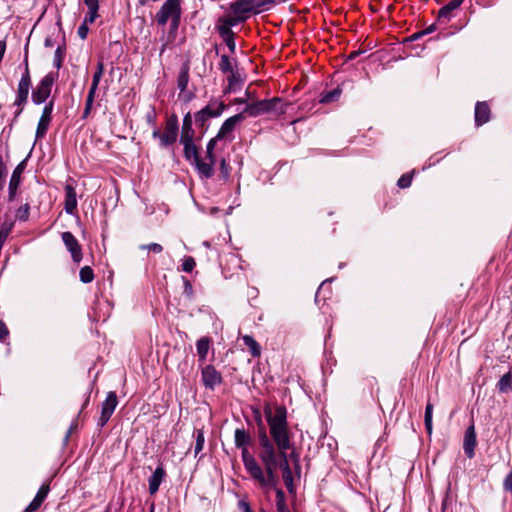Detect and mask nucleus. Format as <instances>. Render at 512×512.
I'll list each match as a JSON object with an SVG mask.
<instances>
[{"mask_svg": "<svg viewBox=\"0 0 512 512\" xmlns=\"http://www.w3.org/2000/svg\"><path fill=\"white\" fill-rule=\"evenodd\" d=\"M210 341L207 337L200 338L196 343L197 354L201 361H204L209 351Z\"/></svg>", "mask_w": 512, "mask_h": 512, "instance_id": "30", "label": "nucleus"}, {"mask_svg": "<svg viewBox=\"0 0 512 512\" xmlns=\"http://www.w3.org/2000/svg\"><path fill=\"white\" fill-rule=\"evenodd\" d=\"M25 169V161L19 163L14 169L8 187V201H13L17 194V189L21 182V175Z\"/></svg>", "mask_w": 512, "mask_h": 512, "instance_id": "10", "label": "nucleus"}, {"mask_svg": "<svg viewBox=\"0 0 512 512\" xmlns=\"http://www.w3.org/2000/svg\"><path fill=\"white\" fill-rule=\"evenodd\" d=\"M253 13H259L275 4L274 0H247Z\"/></svg>", "mask_w": 512, "mask_h": 512, "instance_id": "26", "label": "nucleus"}, {"mask_svg": "<svg viewBox=\"0 0 512 512\" xmlns=\"http://www.w3.org/2000/svg\"><path fill=\"white\" fill-rule=\"evenodd\" d=\"M477 444L474 424H471L465 431L463 449L468 458L474 457V450Z\"/></svg>", "mask_w": 512, "mask_h": 512, "instance_id": "14", "label": "nucleus"}, {"mask_svg": "<svg viewBox=\"0 0 512 512\" xmlns=\"http://www.w3.org/2000/svg\"><path fill=\"white\" fill-rule=\"evenodd\" d=\"M222 20V23H226L230 28L233 26H236L237 24L244 22L247 19V16H240V15H227L220 18Z\"/></svg>", "mask_w": 512, "mask_h": 512, "instance_id": "32", "label": "nucleus"}, {"mask_svg": "<svg viewBox=\"0 0 512 512\" xmlns=\"http://www.w3.org/2000/svg\"><path fill=\"white\" fill-rule=\"evenodd\" d=\"M22 110H23V107L22 106H18V109L15 112L13 121H15L18 118V116L22 113Z\"/></svg>", "mask_w": 512, "mask_h": 512, "instance_id": "64", "label": "nucleus"}, {"mask_svg": "<svg viewBox=\"0 0 512 512\" xmlns=\"http://www.w3.org/2000/svg\"><path fill=\"white\" fill-rule=\"evenodd\" d=\"M12 226L13 224L11 222H3L0 226V235H2L4 238L7 239L11 229H12Z\"/></svg>", "mask_w": 512, "mask_h": 512, "instance_id": "49", "label": "nucleus"}, {"mask_svg": "<svg viewBox=\"0 0 512 512\" xmlns=\"http://www.w3.org/2000/svg\"><path fill=\"white\" fill-rule=\"evenodd\" d=\"M43 502L38 498L34 497L32 502L26 507L25 512H34L36 511Z\"/></svg>", "mask_w": 512, "mask_h": 512, "instance_id": "51", "label": "nucleus"}, {"mask_svg": "<svg viewBox=\"0 0 512 512\" xmlns=\"http://www.w3.org/2000/svg\"><path fill=\"white\" fill-rule=\"evenodd\" d=\"M79 277L81 282L91 283L94 279V272L90 266H84L80 269Z\"/></svg>", "mask_w": 512, "mask_h": 512, "instance_id": "33", "label": "nucleus"}, {"mask_svg": "<svg viewBox=\"0 0 512 512\" xmlns=\"http://www.w3.org/2000/svg\"><path fill=\"white\" fill-rule=\"evenodd\" d=\"M118 404L117 395L115 392L111 391L108 393L106 400L102 404L101 416L98 421V425L103 427L109 421L111 415L115 411V408Z\"/></svg>", "mask_w": 512, "mask_h": 512, "instance_id": "7", "label": "nucleus"}, {"mask_svg": "<svg viewBox=\"0 0 512 512\" xmlns=\"http://www.w3.org/2000/svg\"><path fill=\"white\" fill-rule=\"evenodd\" d=\"M242 450V460H243V463L247 462L248 459H252L254 458L248 451V448L247 447H244V448H240Z\"/></svg>", "mask_w": 512, "mask_h": 512, "instance_id": "60", "label": "nucleus"}, {"mask_svg": "<svg viewBox=\"0 0 512 512\" xmlns=\"http://www.w3.org/2000/svg\"><path fill=\"white\" fill-rule=\"evenodd\" d=\"M139 248L142 250L151 251L155 254H159L163 251L162 245H160L158 243L143 244V245H140Z\"/></svg>", "mask_w": 512, "mask_h": 512, "instance_id": "41", "label": "nucleus"}, {"mask_svg": "<svg viewBox=\"0 0 512 512\" xmlns=\"http://www.w3.org/2000/svg\"><path fill=\"white\" fill-rule=\"evenodd\" d=\"M234 441H235V446L237 448H244V447H248V445L250 444L251 437L245 429H243V428L236 429Z\"/></svg>", "mask_w": 512, "mask_h": 512, "instance_id": "25", "label": "nucleus"}, {"mask_svg": "<svg viewBox=\"0 0 512 512\" xmlns=\"http://www.w3.org/2000/svg\"><path fill=\"white\" fill-rule=\"evenodd\" d=\"M243 115H247L250 117H258L263 114H267V103L265 100H259L246 105L243 110Z\"/></svg>", "mask_w": 512, "mask_h": 512, "instance_id": "17", "label": "nucleus"}, {"mask_svg": "<svg viewBox=\"0 0 512 512\" xmlns=\"http://www.w3.org/2000/svg\"><path fill=\"white\" fill-rule=\"evenodd\" d=\"M30 87H31V78H30L28 64L26 63L25 71L22 74L21 79L18 84L17 96L14 101L15 106H23L27 102Z\"/></svg>", "mask_w": 512, "mask_h": 512, "instance_id": "6", "label": "nucleus"}, {"mask_svg": "<svg viewBox=\"0 0 512 512\" xmlns=\"http://www.w3.org/2000/svg\"><path fill=\"white\" fill-rule=\"evenodd\" d=\"M244 466H245L246 470L249 472L252 469H255L256 467H258L259 464L255 460V458H252V459H248V461L244 463Z\"/></svg>", "mask_w": 512, "mask_h": 512, "instance_id": "58", "label": "nucleus"}, {"mask_svg": "<svg viewBox=\"0 0 512 512\" xmlns=\"http://www.w3.org/2000/svg\"><path fill=\"white\" fill-rule=\"evenodd\" d=\"M265 103H267V114L268 113H275V114L285 113V107L282 104L281 98L273 97L271 99H265Z\"/></svg>", "mask_w": 512, "mask_h": 512, "instance_id": "24", "label": "nucleus"}, {"mask_svg": "<svg viewBox=\"0 0 512 512\" xmlns=\"http://www.w3.org/2000/svg\"><path fill=\"white\" fill-rule=\"evenodd\" d=\"M215 156L213 152L207 154L204 159L200 158L197 166V171L201 178L209 179L214 175Z\"/></svg>", "mask_w": 512, "mask_h": 512, "instance_id": "11", "label": "nucleus"}, {"mask_svg": "<svg viewBox=\"0 0 512 512\" xmlns=\"http://www.w3.org/2000/svg\"><path fill=\"white\" fill-rule=\"evenodd\" d=\"M165 477V470L162 466H158L148 479L149 493L154 495L158 490Z\"/></svg>", "mask_w": 512, "mask_h": 512, "instance_id": "19", "label": "nucleus"}, {"mask_svg": "<svg viewBox=\"0 0 512 512\" xmlns=\"http://www.w3.org/2000/svg\"><path fill=\"white\" fill-rule=\"evenodd\" d=\"M62 240L67 248V250L71 253L72 259L76 263H80L82 260V249L78 242V240L75 238V236L71 232H63L62 233Z\"/></svg>", "mask_w": 512, "mask_h": 512, "instance_id": "9", "label": "nucleus"}, {"mask_svg": "<svg viewBox=\"0 0 512 512\" xmlns=\"http://www.w3.org/2000/svg\"><path fill=\"white\" fill-rule=\"evenodd\" d=\"M180 143L184 146L183 152L186 160L190 161L192 165L197 169L199 162V154L196 145L193 142V139H189L188 141L180 140Z\"/></svg>", "mask_w": 512, "mask_h": 512, "instance_id": "16", "label": "nucleus"}, {"mask_svg": "<svg viewBox=\"0 0 512 512\" xmlns=\"http://www.w3.org/2000/svg\"><path fill=\"white\" fill-rule=\"evenodd\" d=\"M202 380L206 388L213 390L221 383L222 377L212 365H207L202 370Z\"/></svg>", "mask_w": 512, "mask_h": 512, "instance_id": "12", "label": "nucleus"}, {"mask_svg": "<svg viewBox=\"0 0 512 512\" xmlns=\"http://www.w3.org/2000/svg\"><path fill=\"white\" fill-rule=\"evenodd\" d=\"M97 17V12H90L89 11V15L85 18V21L84 23L87 24V23H93L94 20L96 19Z\"/></svg>", "mask_w": 512, "mask_h": 512, "instance_id": "61", "label": "nucleus"}, {"mask_svg": "<svg viewBox=\"0 0 512 512\" xmlns=\"http://www.w3.org/2000/svg\"><path fill=\"white\" fill-rule=\"evenodd\" d=\"M423 35H424V33H422V31L414 33L413 35L410 36L409 40L415 41V40L419 39L420 37H422Z\"/></svg>", "mask_w": 512, "mask_h": 512, "instance_id": "62", "label": "nucleus"}, {"mask_svg": "<svg viewBox=\"0 0 512 512\" xmlns=\"http://www.w3.org/2000/svg\"><path fill=\"white\" fill-rule=\"evenodd\" d=\"M7 176V169L3 157L0 155V191L4 188Z\"/></svg>", "mask_w": 512, "mask_h": 512, "instance_id": "43", "label": "nucleus"}, {"mask_svg": "<svg viewBox=\"0 0 512 512\" xmlns=\"http://www.w3.org/2000/svg\"><path fill=\"white\" fill-rule=\"evenodd\" d=\"M238 508L240 512H252L249 503L246 502L245 500H240L238 502Z\"/></svg>", "mask_w": 512, "mask_h": 512, "instance_id": "57", "label": "nucleus"}, {"mask_svg": "<svg viewBox=\"0 0 512 512\" xmlns=\"http://www.w3.org/2000/svg\"><path fill=\"white\" fill-rule=\"evenodd\" d=\"M503 488L505 491L512 493V470L505 477L503 481Z\"/></svg>", "mask_w": 512, "mask_h": 512, "instance_id": "52", "label": "nucleus"}, {"mask_svg": "<svg viewBox=\"0 0 512 512\" xmlns=\"http://www.w3.org/2000/svg\"><path fill=\"white\" fill-rule=\"evenodd\" d=\"M435 30V25H430L428 28L422 30V33H424V35H427L429 33H432L433 31Z\"/></svg>", "mask_w": 512, "mask_h": 512, "instance_id": "63", "label": "nucleus"}, {"mask_svg": "<svg viewBox=\"0 0 512 512\" xmlns=\"http://www.w3.org/2000/svg\"><path fill=\"white\" fill-rule=\"evenodd\" d=\"M219 69L223 73H230V72L234 71L232 62H231L230 58L227 55H222L221 56V61L219 63Z\"/></svg>", "mask_w": 512, "mask_h": 512, "instance_id": "37", "label": "nucleus"}, {"mask_svg": "<svg viewBox=\"0 0 512 512\" xmlns=\"http://www.w3.org/2000/svg\"><path fill=\"white\" fill-rule=\"evenodd\" d=\"M497 387L501 393H509L512 391V374L508 372L504 374L497 383Z\"/></svg>", "mask_w": 512, "mask_h": 512, "instance_id": "29", "label": "nucleus"}, {"mask_svg": "<svg viewBox=\"0 0 512 512\" xmlns=\"http://www.w3.org/2000/svg\"><path fill=\"white\" fill-rule=\"evenodd\" d=\"M192 125L193 121L191 114L187 113L183 118L180 140L188 141L189 139H194L195 131Z\"/></svg>", "mask_w": 512, "mask_h": 512, "instance_id": "21", "label": "nucleus"}, {"mask_svg": "<svg viewBox=\"0 0 512 512\" xmlns=\"http://www.w3.org/2000/svg\"><path fill=\"white\" fill-rule=\"evenodd\" d=\"M220 173L224 180H227L230 176V166L224 158L220 162Z\"/></svg>", "mask_w": 512, "mask_h": 512, "instance_id": "46", "label": "nucleus"}, {"mask_svg": "<svg viewBox=\"0 0 512 512\" xmlns=\"http://www.w3.org/2000/svg\"><path fill=\"white\" fill-rule=\"evenodd\" d=\"M217 30H218L220 36L222 37V39H224L230 35H235L234 32L232 31V29L226 23H222V20L220 18L218 20Z\"/></svg>", "mask_w": 512, "mask_h": 512, "instance_id": "38", "label": "nucleus"}, {"mask_svg": "<svg viewBox=\"0 0 512 512\" xmlns=\"http://www.w3.org/2000/svg\"><path fill=\"white\" fill-rule=\"evenodd\" d=\"M188 82H189V68H188V66L185 65L181 68L180 73L178 75L177 87L179 88L180 91H184L188 86Z\"/></svg>", "mask_w": 512, "mask_h": 512, "instance_id": "31", "label": "nucleus"}, {"mask_svg": "<svg viewBox=\"0 0 512 512\" xmlns=\"http://www.w3.org/2000/svg\"><path fill=\"white\" fill-rule=\"evenodd\" d=\"M341 89L339 87L333 89L332 91H329L327 93H325L320 102L321 103H330V102H333V101H336L340 95H341Z\"/></svg>", "mask_w": 512, "mask_h": 512, "instance_id": "35", "label": "nucleus"}, {"mask_svg": "<svg viewBox=\"0 0 512 512\" xmlns=\"http://www.w3.org/2000/svg\"><path fill=\"white\" fill-rule=\"evenodd\" d=\"M54 103L53 101H49L43 108L42 115L40 117V120L37 125L36 129V138L41 139L43 138L47 130L49 128L51 119H52V112H53Z\"/></svg>", "mask_w": 512, "mask_h": 512, "instance_id": "8", "label": "nucleus"}, {"mask_svg": "<svg viewBox=\"0 0 512 512\" xmlns=\"http://www.w3.org/2000/svg\"><path fill=\"white\" fill-rule=\"evenodd\" d=\"M234 36L235 35H230V36H228V37L223 39L231 53H234L235 49H236V44H235Z\"/></svg>", "mask_w": 512, "mask_h": 512, "instance_id": "54", "label": "nucleus"}, {"mask_svg": "<svg viewBox=\"0 0 512 512\" xmlns=\"http://www.w3.org/2000/svg\"><path fill=\"white\" fill-rule=\"evenodd\" d=\"M228 87L225 89V93L235 91L243 82L242 74L238 70H234L230 72V75L227 78Z\"/></svg>", "mask_w": 512, "mask_h": 512, "instance_id": "23", "label": "nucleus"}, {"mask_svg": "<svg viewBox=\"0 0 512 512\" xmlns=\"http://www.w3.org/2000/svg\"><path fill=\"white\" fill-rule=\"evenodd\" d=\"M77 209V194L71 184L65 186L64 210L67 214L73 215Z\"/></svg>", "mask_w": 512, "mask_h": 512, "instance_id": "15", "label": "nucleus"}, {"mask_svg": "<svg viewBox=\"0 0 512 512\" xmlns=\"http://www.w3.org/2000/svg\"><path fill=\"white\" fill-rule=\"evenodd\" d=\"M244 119H245V116L243 115V113H238V114L226 119L217 133V138H221V139L228 138L229 135L235 129L236 125L238 123H240L241 121H243Z\"/></svg>", "mask_w": 512, "mask_h": 512, "instance_id": "13", "label": "nucleus"}, {"mask_svg": "<svg viewBox=\"0 0 512 512\" xmlns=\"http://www.w3.org/2000/svg\"><path fill=\"white\" fill-rule=\"evenodd\" d=\"M17 218L22 220V221H26L28 219V216H29V206L26 204L24 206H21L18 210H17V214H16Z\"/></svg>", "mask_w": 512, "mask_h": 512, "instance_id": "47", "label": "nucleus"}, {"mask_svg": "<svg viewBox=\"0 0 512 512\" xmlns=\"http://www.w3.org/2000/svg\"><path fill=\"white\" fill-rule=\"evenodd\" d=\"M230 9L233 14L240 16H247V14L252 13L247 0H236L230 4Z\"/></svg>", "mask_w": 512, "mask_h": 512, "instance_id": "22", "label": "nucleus"}, {"mask_svg": "<svg viewBox=\"0 0 512 512\" xmlns=\"http://www.w3.org/2000/svg\"><path fill=\"white\" fill-rule=\"evenodd\" d=\"M225 107L226 105L224 104V102H210L207 106H205L203 109H201L195 114L196 124L198 126L203 127L210 118L220 116L224 111Z\"/></svg>", "mask_w": 512, "mask_h": 512, "instance_id": "5", "label": "nucleus"}, {"mask_svg": "<svg viewBox=\"0 0 512 512\" xmlns=\"http://www.w3.org/2000/svg\"><path fill=\"white\" fill-rule=\"evenodd\" d=\"M64 56H65V49L61 46H58L55 51L54 61H53V64L57 69H59L62 66Z\"/></svg>", "mask_w": 512, "mask_h": 512, "instance_id": "40", "label": "nucleus"}, {"mask_svg": "<svg viewBox=\"0 0 512 512\" xmlns=\"http://www.w3.org/2000/svg\"><path fill=\"white\" fill-rule=\"evenodd\" d=\"M219 140H222V139L221 138H217V135L214 138L209 140V142L207 143V146H206L207 154H211L214 151L216 143Z\"/></svg>", "mask_w": 512, "mask_h": 512, "instance_id": "56", "label": "nucleus"}, {"mask_svg": "<svg viewBox=\"0 0 512 512\" xmlns=\"http://www.w3.org/2000/svg\"><path fill=\"white\" fill-rule=\"evenodd\" d=\"M432 413H433V405L431 403H427L426 408H425L424 423H425V428H426L428 434L432 433Z\"/></svg>", "mask_w": 512, "mask_h": 512, "instance_id": "34", "label": "nucleus"}, {"mask_svg": "<svg viewBox=\"0 0 512 512\" xmlns=\"http://www.w3.org/2000/svg\"><path fill=\"white\" fill-rule=\"evenodd\" d=\"M464 0H452L445 6H443L438 13V20L442 22H448L453 16V12L457 10Z\"/></svg>", "mask_w": 512, "mask_h": 512, "instance_id": "18", "label": "nucleus"}, {"mask_svg": "<svg viewBox=\"0 0 512 512\" xmlns=\"http://www.w3.org/2000/svg\"><path fill=\"white\" fill-rule=\"evenodd\" d=\"M196 266V262L193 257H185L182 263V270L185 272H191Z\"/></svg>", "mask_w": 512, "mask_h": 512, "instance_id": "44", "label": "nucleus"}, {"mask_svg": "<svg viewBox=\"0 0 512 512\" xmlns=\"http://www.w3.org/2000/svg\"><path fill=\"white\" fill-rule=\"evenodd\" d=\"M103 73H104V64L102 61H100V62H98L96 71L93 75L92 84L89 89L90 93L96 94V91L98 89V86H99L100 80L103 76Z\"/></svg>", "mask_w": 512, "mask_h": 512, "instance_id": "28", "label": "nucleus"}, {"mask_svg": "<svg viewBox=\"0 0 512 512\" xmlns=\"http://www.w3.org/2000/svg\"><path fill=\"white\" fill-rule=\"evenodd\" d=\"M244 344L250 350V353L253 357H259L261 354V347L258 342L250 335H244L242 337Z\"/></svg>", "mask_w": 512, "mask_h": 512, "instance_id": "27", "label": "nucleus"}, {"mask_svg": "<svg viewBox=\"0 0 512 512\" xmlns=\"http://www.w3.org/2000/svg\"><path fill=\"white\" fill-rule=\"evenodd\" d=\"M90 12H98L99 0H84Z\"/></svg>", "mask_w": 512, "mask_h": 512, "instance_id": "55", "label": "nucleus"}, {"mask_svg": "<svg viewBox=\"0 0 512 512\" xmlns=\"http://www.w3.org/2000/svg\"><path fill=\"white\" fill-rule=\"evenodd\" d=\"M179 132V124L176 115L170 116L165 123L164 131L161 132L158 128H154L152 136L154 139H159L162 147H167L176 142Z\"/></svg>", "mask_w": 512, "mask_h": 512, "instance_id": "3", "label": "nucleus"}, {"mask_svg": "<svg viewBox=\"0 0 512 512\" xmlns=\"http://www.w3.org/2000/svg\"><path fill=\"white\" fill-rule=\"evenodd\" d=\"M55 77L52 73L45 75L32 92V101L39 105L44 103L50 96Z\"/></svg>", "mask_w": 512, "mask_h": 512, "instance_id": "4", "label": "nucleus"}, {"mask_svg": "<svg viewBox=\"0 0 512 512\" xmlns=\"http://www.w3.org/2000/svg\"><path fill=\"white\" fill-rule=\"evenodd\" d=\"M48 492H49V485L43 484L39 488V490H38V492H37L35 497L43 502L45 500V498L47 497Z\"/></svg>", "mask_w": 512, "mask_h": 512, "instance_id": "50", "label": "nucleus"}, {"mask_svg": "<svg viewBox=\"0 0 512 512\" xmlns=\"http://www.w3.org/2000/svg\"><path fill=\"white\" fill-rule=\"evenodd\" d=\"M490 116V109L486 102H478L475 107V123L481 126L488 122Z\"/></svg>", "mask_w": 512, "mask_h": 512, "instance_id": "20", "label": "nucleus"}, {"mask_svg": "<svg viewBox=\"0 0 512 512\" xmlns=\"http://www.w3.org/2000/svg\"><path fill=\"white\" fill-rule=\"evenodd\" d=\"M87 33H88V27L86 26L85 23H83L79 28H78V35L80 38L82 39H85L86 36H87Z\"/></svg>", "mask_w": 512, "mask_h": 512, "instance_id": "59", "label": "nucleus"}, {"mask_svg": "<svg viewBox=\"0 0 512 512\" xmlns=\"http://www.w3.org/2000/svg\"><path fill=\"white\" fill-rule=\"evenodd\" d=\"M94 98H95V94L88 92V95L86 98V103H85V108H84V112H83V118L88 117V115L92 109Z\"/></svg>", "mask_w": 512, "mask_h": 512, "instance_id": "42", "label": "nucleus"}, {"mask_svg": "<svg viewBox=\"0 0 512 512\" xmlns=\"http://www.w3.org/2000/svg\"><path fill=\"white\" fill-rule=\"evenodd\" d=\"M411 183H412V175L404 174L399 178L397 185L400 188H408L411 185Z\"/></svg>", "mask_w": 512, "mask_h": 512, "instance_id": "45", "label": "nucleus"}, {"mask_svg": "<svg viewBox=\"0 0 512 512\" xmlns=\"http://www.w3.org/2000/svg\"><path fill=\"white\" fill-rule=\"evenodd\" d=\"M195 437H196V441H195V446H194V454H195V456H197L203 450V447H204V443H205L204 432L202 430H197Z\"/></svg>", "mask_w": 512, "mask_h": 512, "instance_id": "36", "label": "nucleus"}, {"mask_svg": "<svg viewBox=\"0 0 512 512\" xmlns=\"http://www.w3.org/2000/svg\"><path fill=\"white\" fill-rule=\"evenodd\" d=\"M182 280H183V284H184V291L183 293L188 297V298H192L193 297V287H192V284L190 283V281L185 278V277H182Z\"/></svg>", "mask_w": 512, "mask_h": 512, "instance_id": "48", "label": "nucleus"}, {"mask_svg": "<svg viewBox=\"0 0 512 512\" xmlns=\"http://www.w3.org/2000/svg\"><path fill=\"white\" fill-rule=\"evenodd\" d=\"M265 418L269 426L267 434L262 420L259 417V458L265 466L263 472L260 465L249 471L250 476L255 479L264 489H272L276 486V470L283 471V477L291 475L287 458V451L292 447V433L287 422V410L284 406H277L273 411L269 406L264 409Z\"/></svg>", "mask_w": 512, "mask_h": 512, "instance_id": "1", "label": "nucleus"}, {"mask_svg": "<svg viewBox=\"0 0 512 512\" xmlns=\"http://www.w3.org/2000/svg\"><path fill=\"white\" fill-rule=\"evenodd\" d=\"M276 496H277L276 506H277L278 512H289L288 507L285 503L283 491L278 489Z\"/></svg>", "mask_w": 512, "mask_h": 512, "instance_id": "39", "label": "nucleus"}, {"mask_svg": "<svg viewBox=\"0 0 512 512\" xmlns=\"http://www.w3.org/2000/svg\"><path fill=\"white\" fill-rule=\"evenodd\" d=\"M182 9L181 0H166L155 15L156 23L165 27L170 21L169 35H174L180 25Z\"/></svg>", "mask_w": 512, "mask_h": 512, "instance_id": "2", "label": "nucleus"}, {"mask_svg": "<svg viewBox=\"0 0 512 512\" xmlns=\"http://www.w3.org/2000/svg\"><path fill=\"white\" fill-rule=\"evenodd\" d=\"M9 335V330L6 324L0 320V342H5L6 338Z\"/></svg>", "mask_w": 512, "mask_h": 512, "instance_id": "53", "label": "nucleus"}]
</instances>
